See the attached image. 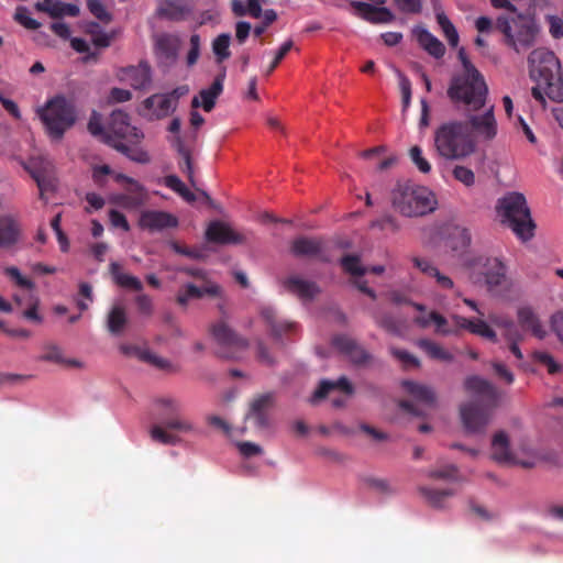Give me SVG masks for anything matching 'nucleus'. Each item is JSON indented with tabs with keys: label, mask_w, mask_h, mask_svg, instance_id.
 I'll list each match as a JSON object with an SVG mask.
<instances>
[{
	"label": "nucleus",
	"mask_w": 563,
	"mask_h": 563,
	"mask_svg": "<svg viewBox=\"0 0 563 563\" xmlns=\"http://www.w3.org/2000/svg\"><path fill=\"white\" fill-rule=\"evenodd\" d=\"M42 351L43 353L40 356L41 361L60 365L67 362V357L65 356L63 349L55 343L43 344Z\"/></svg>",
	"instance_id": "49"
},
{
	"label": "nucleus",
	"mask_w": 563,
	"mask_h": 563,
	"mask_svg": "<svg viewBox=\"0 0 563 563\" xmlns=\"http://www.w3.org/2000/svg\"><path fill=\"white\" fill-rule=\"evenodd\" d=\"M206 239L219 244H242L246 236L222 221H212L206 230Z\"/></svg>",
	"instance_id": "21"
},
{
	"label": "nucleus",
	"mask_w": 563,
	"mask_h": 563,
	"mask_svg": "<svg viewBox=\"0 0 563 563\" xmlns=\"http://www.w3.org/2000/svg\"><path fill=\"white\" fill-rule=\"evenodd\" d=\"M4 273L13 285L24 291L22 296H14L22 316L30 321L41 323L42 317L37 312L38 298L34 294V283L27 276L23 275L15 266L7 267Z\"/></svg>",
	"instance_id": "9"
},
{
	"label": "nucleus",
	"mask_w": 563,
	"mask_h": 563,
	"mask_svg": "<svg viewBox=\"0 0 563 563\" xmlns=\"http://www.w3.org/2000/svg\"><path fill=\"white\" fill-rule=\"evenodd\" d=\"M155 405L159 408L164 413L169 415L170 417L180 413L184 410L183 404L173 397H162L155 400Z\"/></svg>",
	"instance_id": "57"
},
{
	"label": "nucleus",
	"mask_w": 563,
	"mask_h": 563,
	"mask_svg": "<svg viewBox=\"0 0 563 563\" xmlns=\"http://www.w3.org/2000/svg\"><path fill=\"white\" fill-rule=\"evenodd\" d=\"M109 134L115 141H125L129 147L140 146L144 139L143 132L130 123V117L122 110H115L111 113Z\"/></svg>",
	"instance_id": "14"
},
{
	"label": "nucleus",
	"mask_w": 563,
	"mask_h": 563,
	"mask_svg": "<svg viewBox=\"0 0 563 563\" xmlns=\"http://www.w3.org/2000/svg\"><path fill=\"white\" fill-rule=\"evenodd\" d=\"M517 317L519 324L523 329L531 331L537 338L543 339L547 335V330L532 309L522 307L518 310Z\"/></svg>",
	"instance_id": "38"
},
{
	"label": "nucleus",
	"mask_w": 563,
	"mask_h": 563,
	"mask_svg": "<svg viewBox=\"0 0 563 563\" xmlns=\"http://www.w3.org/2000/svg\"><path fill=\"white\" fill-rule=\"evenodd\" d=\"M430 320H432V324L434 325V332L440 335H453L459 332V328H452L449 325V321L442 314L431 311L429 312Z\"/></svg>",
	"instance_id": "51"
},
{
	"label": "nucleus",
	"mask_w": 563,
	"mask_h": 563,
	"mask_svg": "<svg viewBox=\"0 0 563 563\" xmlns=\"http://www.w3.org/2000/svg\"><path fill=\"white\" fill-rule=\"evenodd\" d=\"M274 400L275 396L273 393H266L255 397L251 402L247 418L253 420V422L260 428L267 427L268 419L266 416V410L273 406Z\"/></svg>",
	"instance_id": "29"
},
{
	"label": "nucleus",
	"mask_w": 563,
	"mask_h": 563,
	"mask_svg": "<svg viewBox=\"0 0 563 563\" xmlns=\"http://www.w3.org/2000/svg\"><path fill=\"white\" fill-rule=\"evenodd\" d=\"M333 344L356 364H363L369 358L367 352L350 338L336 336L333 340Z\"/></svg>",
	"instance_id": "36"
},
{
	"label": "nucleus",
	"mask_w": 563,
	"mask_h": 563,
	"mask_svg": "<svg viewBox=\"0 0 563 563\" xmlns=\"http://www.w3.org/2000/svg\"><path fill=\"white\" fill-rule=\"evenodd\" d=\"M189 51L186 55V64L188 67L196 65L200 57L201 52V38L199 34H192L189 40Z\"/></svg>",
	"instance_id": "58"
},
{
	"label": "nucleus",
	"mask_w": 563,
	"mask_h": 563,
	"mask_svg": "<svg viewBox=\"0 0 563 563\" xmlns=\"http://www.w3.org/2000/svg\"><path fill=\"white\" fill-rule=\"evenodd\" d=\"M437 20L439 25L441 26L449 44L453 47H456L459 44V33L455 26L451 23L448 16L444 13H438Z\"/></svg>",
	"instance_id": "54"
},
{
	"label": "nucleus",
	"mask_w": 563,
	"mask_h": 563,
	"mask_svg": "<svg viewBox=\"0 0 563 563\" xmlns=\"http://www.w3.org/2000/svg\"><path fill=\"white\" fill-rule=\"evenodd\" d=\"M145 115L150 119H161L175 111V96L156 93L146 98L143 102Z\"/></svg>",
	"instance_id": "24"
},
{
	"label": "nucleus",
	"mask_w": 563,
	"mask_h": 563,
	"mask_svg": "<svg viewBox=\"0 0 563 563\" xmlns=\"http://www.w3.org/2000/svg\"><path fill=\"white\" fill-rule=\"evenodd\" d=\"M418 346L422 349L431 358L446 363L454 361V355L450 351L431 340H420L418 342Z\"/></svg>",
	"instance_id": "43"
},
{
	"label": "nucleus",
	"mask_w": 563,
	"mask_h": 563,
	"mask_svg": "<svg viewBox=\"0 0 563 563\" xmlns=\"http://www.w3.org/2000/svg\"><path fill=\"white\" fill-rule=\"evenodd\" d=\"M471 273L482 275L484 283L493 292H498L509 284L505 264L498 257L475 258L471 264Z\"/></svg>",
	"instance_id": "10"
},
{
	"label": "nucleus",
	"mask_w": 563,
	"mask_h": 563,
	"mask_svg": "<svg viewBox=\"0 0 563 563\" xmlns=\"http://www.w3.org/2000/svg\"><path fill=\"white\" fill-rule=\"evenodd\" d=\"M231 34L221 33L212 40L211 49L214 55L217 64H221L231 56Z\"/></svg>",
	"instance_id": "42"
},
{
	"label": "nucleus",
	"mask_w": 563,
	"mask_h": 563,
	"mask_svg": "<svg viewBox=\"0 0 563 563\" xmlns=\"http://www.w3.org/2000/svg\"><path fill=\"white\" fill-rule=\"evenodd\" d=\"M180 125H181V122L178 118L173 119L172 122L169 123V126H168L169 132L176 134L170 140V142H172V145L181 155V157L184 159V169L187 172L189 178L191 179L192 178V164H191V159H190V153L186 148L180 136L178 135V133L180 131Z\"/></svg>",
	"instance_id": "39"
},
{
	"label": "nucleus",
	"mask_w": 563,
	"mask_h": 563,
	"mask_svg": "<svg viewBox=\"0 0 563 563\" xmlns=\"http://www.w3.org/2000/svg\"><path fill=\"white\" fill-rule=\"evenodd\" d=\"M496 214L500 223L511 229L518 239L528 241L533 236L536 225L521 192L511 191L499 198Z\"/></svg>",
	"instance_id": "3"
},
{
	"label": "nucleus",
	"mask_w": 563,
	"mask_h": 563,
	"mask_svg": "<svg viewBox=\"0 0 563 563\" xmlns=\"http://www.w3.org/2000/svg\"><path fill=\"white\" fill-rule=\"evenodd\" d=\"M437 20L439 25L441 26L449 44L453 47H456L459 44V33L455 26L451 23L448 16L444 13H438Z\"/></svg>",
	"instance_id": "53"
},
{
	"label": "nucleus",
	"mask_w": 563,
	"mask_h": 563,
	"mask_svg": "<svg viewBox=\"0 0 563 563\" xmlns=\"http://www.w3.org/2000/svg\"><path fill=\"white\" fill-rule=\"evenodd\" d=\"M178 220L169 212L161 210H144L140 214L139 227L148 232H159L168 228H175Z\"/></svg>",
	"instance_id": "20"
},
{
	"label": "nucleus",
	"mask_w": 563,
	"mask_h": 563,
	"mask_svg": "<svg viewBox=\"0 0 563 563\" xmlns=\"http://www.w3.org/2000/svg\"><path fill=\"white\" fill-rule=\"evenodd\" d=\"M413 33L420 46L423 47L430 55L435 58H440L444 55V45L428 30L423 27H416Z\"/></svg>",
	"instance_id": "37"
},
{
	"label": "nucleus",
	"mask_w": 563,
	"mask_h": 563,
	"mask_svg": "<svg viewBox=\"0 0 563 563\" xmlns=\"http://www.w3.org/2000/svg\"><path fill=\"white\" fill-rule=\"evenodd\" d=\"M190 9L176 0H161L156 8V14L162 19L180 21L189 14Z\"/></svg>",
	"instance_id": "34"
},
{
	"label": "nucleus",
	"mask_w": 563,
	"mask_h": 563,
	"mask_svg": "<svg viewBox=\"0 0 563 563\" xmlns=\"http://www.w3.org/2000/svg\"><path fill=\"white\" fill-rule=\"evenodd\" d=\"M496 29L505 36V43L516 52L531 47L540 33L536 19L518 11L500 14L496 20Z\"/></svg>",
	"instance_id": "4"
},
{
	"label": "nucleus",
	"mask_w": 563,
	"mask_h": 563,
	"mask_svg": "<svg viewBox=\"0 0 563 563\" xmlns=\"http://www.w3.org/2000/svg\"><path fill=\"white\" fill-rule=\"evenodd\" d=\"M211 333L213 339L221 345V356L227 358L240 357V352L247 347V341L233 332L224 321L217 322Z\"/></svg>",
	"instance_id": "15"
},
{
	"label": "nucleus",
	"mask_w": 563,
	"mask_h": 563,
	"mask_svg": "<svg viewBox=\"0 0 563 563\" xmlns=\"http://www.w3.org/2000/svg\"><path fill=\"white\" fill-rule=\"evenodd\" d=\"M452 175L457 181H460L466 187H472L475 184V174L471 168L466 166H454Z\"/></svg>",
	"instance_id": "59"
},
{
	"label": "nucleus",
	"mask_w": 563,
	"mask_h": 563,
	"mask_svg": "<svg viewBox=\"0 0 563 563\" xmlns=\"http://www.w3.org/2000/svg\"><path fill=\"white\" fill-rule=\"evenodd\" d=\"M165 185L181 196L186 201L192 202L195 201V195L186 187V185L180 180L179 177L175 175L167 176L165 178Z\"/></svg>",
	"instance_id": "55"
},
{
	"label": "nucleus",
	"mask_w": 563,
	"mask_h": 563,
	"mask_svg": "<svg viewBox=\"0 0 563 563\" xmlns=\"http://www.w3.org/2000/svg\"><path fill=\"white\" fill-rule=\"evenodd\" d=\"M343 269L352 276L361 277L367 272V268L362 265L361 260L356 255H346L341 260Z\"/></svg>",
	"instance_id": "56"
},
{
	"label": "nucleus",
	"mask_w": 563,
	"mask_h": 563,
	"mask_svg": "<svg viewBox=\"0 0 563 563\" xmlns=\"http://www.w3.org/2000/svg\"><path fill=\"white\" fill-rule=\"evenodd\" d=\"M322 243L314 239L298 238L291 244V252L296 256L313 257L319 255Z\"/></svg>",
	"instance_id": "40"
},
{
	"label": "nucleus",
	"mask_w": 563,
	"mask_h": 563,
	"mask_svg": "<svg viewBox=\"0 0 563 563\" xmlns=\"http://www.w3.org/2000/svg\"><path fill=\"white\" fill-rule=\"evenodd\" d=\"M188 290L192 295L194 299L201 298L205 295L216 296L220 292V287L217 284L208 283L203 287H197L192 284H188Z\"/></svg>",
	"instance_id": "60"
},
{
	"label": "nucleus",
	"mask_w": 563,
	"mask_h": 563,
	"mask_svg": "<svg viewBox=\"0 0 563 563\" xmlns=\"http://www.w3.org/2000/svg\"><path fill=\"white\" fill-rule=\"evenodd\" d=\"M88 131L93 135L100 137L102 142L115 148L118 152L125 155L129 159L139 163L147 164L151 157L142 146L129 147L124 142L115 141L108 132L104 131L100 114L93 112L88 122Z\"/></svg>",
	"instance_id": "11"
},
{
	"label": "nucleus",
	"mask_w": 563,
	"mask_h": 563,
	"mask_svg": "<svg viewBox=\"0 0 563 563\" xmlns=\"http://www.w3.org/2000/svg\"><path fill=\"white\" fill-rule=\"evenodd\" d=\"M37 113L53 141H60L67 130L76 122V111L70 101L57 96L48 100Z\"/></svg>",
	"instance_id": "7"
},
{
	"label": "nucleus",
	"mask_w": 563,
	"mask_h": 563,
	"mask_svg": "<svg viewBox=\"0 0 563 563\" xmlns=\"http://www.w3.org/2000/svg\"><path fill=\"white\" fill-rule=\"evenodd\" d=\"M418 492L424 503L435 509L446 507L449 499L454 495V492L450 488L437 489L431 486H420Z\"/></svg>",
	"instance_id": "33"
},
{
	"label": "nucleus",
	"mask_w": 563,
	"mask_h": 563,
	"mask_svg": "<svg viewBox=\"0 0 563 563\" xmlns=\"http://www.w3.org/2000/svg\"><path fill=\"white\" fill-rule=\"evenodd\" d=\"M390 353L406 367L419 366L418 358L415 355L407 352L406 350L391 347Z\"/></svg>",
	"instance_id": "61"
},
{
	"label": "nucleus",
	"mask_w": 563,
	"mask_h": 563,
	"mask_svg": "<svg viewBox=\"0 0 563 563\" xmlns=\"http://www.w3.org/2000/svg\"><path fill=\"white\" fill-rule=\"evenodd\" d=\"M87 5L89 11L100 21L110 22L111 15L107 11L106 7L99 0H88Z\"/></svg>",
	"instance_id": "62"
},
{
	"label": "nucleus",
	"mask_w": 563,
	"mask_h": 563,
	"mask_svg": "<svg viewBox=\"0 0 563 563\" xmlns=\"http://www.w3.org/2000/svg\"><path fill=\"white\" fill-rule=\"evenodd\" d=\"M225 78V70L220 73L212 85L199 92V96H195L191 101L192 108L201 107L206 112H210L216 104L217 98L223 90V81Z\"/></svg>",
	"instance_id": "26"
},
{
	"label": "nucleus",
	"mask_w": 563,
	"mask_h": 563,
	"mask_svg": "<svg viewBox=\"0 0 563 563\" xmlns=\"http://www.w3.org/2000/svg\"><path fill=\"white\" fill-rule=\"evenodd\" d=\"M128 322L125 309L121 306H113L107 319V328L112 334H120Z\"/></svg>",
	"instance_id": "45"
},
{
	"label": "nucleus",
	"mask_w": 563,
	"mask_h": 563,
	"mask_svg": "<svg viewBox=\"0 0 563 563\" xmlns=\"http://www.w3.org/2000/svg\"><path fill=\"white\" fill-rule=\"evenodd\" d=\"M121 349L125 354H135L140 360H143L158 368H166L169 365L167 360L152 353L148 350H140L136 347L126 346H122Z\"/></svg>",
	"instance_id": "47"
},
{
	"label": "nucleus",
	"mask_w": 563,
	"mask_h": 563,
	"mask_svg": "<svg viewBox=\"0 0 563 563\" xmlns=\"http://www.w3.org/2000/svg\"><path fill=\"white\" fill-rule=\"evenodd\" d=\"M340 389L345 393L347 396L352 395L354 389L352 384L347 380L346 377H340L338 380H322L317 390L309 398L310 404L317 405L332 390Z\"/></svg>",
	"instance_id": "32"
},
{
	"label": "nucleus",
	"mask_w": 563,
	"mask_h": 563,
	"mask_svg": "<svg viewBox=\"0 0 563 563\" xmlns=\"http://www.w3.org/2000/svg\"><path fill=\"white\" fill-rule=\"evenodd\" d=\"M408 155L411 163L421 174L428 175L432 172V165L420 146L415 145L410 147Z\"/></svg>",
	"instance_id": "48"
},
{
	"label": "nucleus",
	"mask_w": 563,
	"mask_h": 563,
	"mask_svg": "<svg viewBox=\"0 0 563 563\" xmlns=\"http://www.w3.org/2000/svg\"><path fill=\"white\" fill-rule=\"evenodd\" d=\"M394 208L405 217H421L437 208L434 194L423 186L398 184L391 192Z\"/></svg>",
	"instance_id": "6"
},
{
	"label": "nucleus",
	"mask_w": 563,
	"mask_h": 563,
	"mask_svg": "<svg viewBox=\"0 0 563 563\" xmlns=\"http://www.w3.org/2000/svg\"><path fill=\"white\" fill-rule=\"evenodd\" d=\"M198 429L194 421L183 411L164 421L163 424H153L150 428L151 439L164 445L179 444L180 434H195Z\"/></svg>",
	"instance_id": "8"
},
{
	"label": "nucleus",
	"mask_w": 563,
	"mask_h": 563,
	"mask_svg": "<svg viewBox=\"0 0 563 563\" xmlns=\"http://www.w3.org/2000/svg\"><path fill=\"white\" fill-rule=\"evenodd\" d=\"M15 20L29 30H36L40 27V23L30 16V12L26 8L21 7L16 10Z\"/></svg>",
	"instance_id": "63"
},
{
	"label": "nucleus",
	"mask_w": 563,
	"mask_h": 563,
	"mask_svg": "<svg viewBox=\"0 0 563 563\" xmlns=\"http://www.w3.org/2000/svg\"><path fill=\"white\" fill-rule=\"evenodd\" d=\"M181 46V40L176 34H159L155 37V55L159 64L164 66H173L177 58Z\"/></svg>",
	"instance_id": "18"
},
{
	"label": "nucleus",
	"mask_w": 563,
	"mask_h": 563,
	"mask_svg": "<svg viewBox=\"0 0 563 563\" xmlns=\"http://www.w3.org/2000/svg\"><path fill=\"white\" fill-rule=\"evenodd\" d=\"M390 68L394 71V74L396 75V77L398 78L399 89H400L401 99H402V111H406L409 108L410 102H411V82H410L409 78L402 71H400L397 67L391 65Z\"/></svg>",
	"instance_id": "50"
},
{
	"label": "nucleus",
	"mask_w": 563,
	"mask_h": 563,
	"mask_svg": "<svg viewBox=\"0 0 563 563\" xmlns=\"http://www.w3.org/2000/svg\"><path fill=\"white\" fill-rule=\"evenodd\" d=\"M449 98L466 107L468 111L485 108L488 98V86L484 76L477 71L457 73L448 89Z\"/></svg>",
	"instance_id": "5"
},
{
	"label": "nucleus",
	"mask_w": 563,
	"mask_h": 563,
	"mask_svg": "<svg viewBox=\"0 0 563 563\" xmlns=\"http://www.w3.org/2000/svg\"><path fill=\"white\" fill-rule=\"evenodd\" d=\"M23 241V230L20 218L11 212L2 214V249L19 245Z\"/></svg>",
	"instance_id": "25"
},
{
	"label": "nucleus",
	"mask_w": 563,
	"mask_h": 563,
	"mask_svg": "<svg viewBox=\"0 0 563 563\" xmlns=\"http://www.w3.org/2000/svg\"><path fill=\"white\" fill-rule=\"evenodd\" d=\"M514 446L510 443V439L505 431H498L494 434L490 445V457L504 465H511L514 460Z\"/></svg>",
	"instance_id": "27"
},
{
	"label": "nucleus",
	"mask_w": 563,
	"mask_h": 563,
	"mask_svg": "<svg viewBox=\"0 0 563 563\" xmlns=\"http://www.w3.org/2000/svg\"><path fill=\"white\" fill-rule=\"evenodd\" d=\"M484 109L483 113L472 111L473 113L467 115L465 123L468 125L475 141L492 142L498 135V122L495 117V108L494 106H489Z\"/></svg>",
	"instance_id": "12"
},
{
	"label": "nucleus",
	"mask_w": 563,
	"mask_h": 563,
	"mask_svg": "<svg viewBox=\"0 0 563 563\" xmlns=\"http://www.w3.org/2000/svg\"><path fill=\"white\" fill-rule=\"evenodd\" d=\"M530 78L534 81L532 96L541 104L547 98L554 102L563 101V79L561 66L555 55L547 48H537L528 57Z\"/></svg>",
	"instance_id": "1"
},
{
	"label": "nucleus",
	"mask_w": 563,
	"mask_h": 563,
	"mask_svg": "<svg viewBox=\"0 0 563 563\" xmlns=\"http://www.w3.org/2000/svg\"><path fill=\"white\" fill-rule=\"evenodd\" d=\"M494 407L488 402L468 401L460 406V416L464 428L470 433H481L485 430L492 418Z\"/></svg>",
	"instance_id": "13"
},
{
	"label": "nucleus",
	"mask_w": 563,
	"mask_h": 563,
	"mask_svg": "<svg viewBox=\"0 0 563 563\" xmlns=\"http://www.w3.org/2000/svg\"><path fill=\"white\" fill-rule=\"evenodd\" d=\"M29 169L37 183L42 198L46 191L55 190L54 166L48 158L44 156L33 157L30 161Z\"/></svg>",
	"instance_id": "16"
},
{
	"label": "nucleus",
	"mask_w": 563,
	"mask_h": 563,
	"mask_svg": "<svg viewBox=\"0 0 563 563\" xmlns=\"http://www.w3.org/2000/svg\"><path fill=\"white\" fill-rule=\"evenodd\" d=\"M457 470L454 465L448 464L440 468H434L428 472V476L431 478L440 479H455Z\"/></svg>",
	"instance_id": "64"
},
{
	"label": "nucleus",
	"mask_w": 563,
	"mask_h": 563,
	"mask_svg": "<svg viewBox=\"0 0 563 563\" xmlns=\"http://www.w3.org/2000/svg\"><path fill=\"white\" fill-rule=\"evenodd\" d=\"M402 385L416 401L430 408L435 407L437 396L430 386L411 380L404 382Z\"/></svg>",
	"instance_id": "35"
},
{
	"label": "nucleus",
	"mask_w": 563,
	"mask_h": 563,
	"mask_svg": "<svg viewBox=\"0 0 563 563\" xmlns=\"http://www.w3.org/2000/svg\"><path fill=\"white\" fill-rule=\"evenodd\" d=\"M471 243V233L467 229L455 227L452 232L450 246L453 251H463Z\"/></svg>",
	"instance_id": "52"
},
{
	"label": "nucleus",
	"mask_w": 563,
	"mask_h": 563,
	"mask_svg": "<svg viewBox=\"0 0 563 563\" xmlns=\"http://www.w3.org/2000/svg\"><path fill=\"white\" fill-rule=\"evenodd\" d=\"M490 320L494 324L503 329V336L508 343L520 342L523 339L522 333L510 319L498 316H492Z\"/></svg>",
	"instance_id": "44"
},
{
	"label": "nucleus",
	"mask_w": 563,
	"mask_h": 563,
	"mask_svg": "<svg viewBox=\"0 0 563 563\" xmlns=\"http://www.w3.org/2000/svg\"><path fill=\"white\" fill-rule=\"evenodd\" d=\"M464 388L470 395L477 399L476 401L479 402V400H482L493 407L497 405L499 391L487 379L477 375L468 376L464 380Z\"/></svg>",
	"instance_id": "19"
},
{
	"label": "nucleus",
	"mask_w": 563,
	"mask_h": 563,
	"mask_svg": "<svg viewBox=\"0 0 563 563\" xmlns=\"http://www.w3.org/2000/svg\"><path fill=\"white\" fill-rule=\"evenodd\" d=\"M118 78L120 81L134 89H145L150 86L152 80L151 69L146 63L122 68L118 73Z\"/></svg>",
	"instance_id": "23"
},
{
	"label": "nucleus",
	"mask_w": 563,
	"mask_h": 563,
	"mask_svg": "<svg viewBox=\"0 0 563 563\" xmlns=\"http://www.w3.org/2000/svg\"><path fill=\"white\" fill-rule=\"evenodd\" d=\"M512 452L514 460L516 461H511V465L522 466L526 468H531L536 465L538 460L537 453L527 443L522 442L514 446Z\"/></svg>",
	"instance_id": "41"
},
{
	"label": "nucleus",
	"mask_w": 563,
	"mask_h": 563,
	"mask_svg": "<svg viewBox=\"0 0 563 563\" xmlns=\"http://www.w3.org/2000/svg\"><path fill=\"white\" fill-rule=\"evenodd\" d=\"M433 148L445 161H464L476 153L477 142L464 121L450 120L435 129Z\"/></svg>",
	"instance_id": "2"
},
{
	"label": "nucleus",
	"mask_w": 563,
	"mask_h": 563,
	"mask_svg": "<svg viewBox=\"0 0 563 563\" xmlns=\"http://www.w3.org/2000/svg\"><path fill=\"white\" fill-rule=\"evenodd\" d=\"M451 319L459 329H466L474 334L497 342L496 332L483 319H466L459 314H452Z\"/></svg>",
	"instance_id": "30"
},
{
	"label": "nucleus",
	"mask_w": 563,
	"mask_h": 563,
	"mask_svg": "<svg viewBox=\"0 0 563 563\" xmlns=\"http://www.w3.org/2000/svg\"><path fill=\"white\" fill-rule=\"evenodd\" d=\"M111 272L118 285L124 288H130L136 291H141L143 289L142 282L132 275L125 274L121 271L119 264H111Z\"/></svg>",
	"instance_id": "46"
},
{
	"label": "nucleus",
	"mask_w": 563,
	"mask_h": 563,
	"mask_svg": "<svg viewBox=\"0 0 563 563\" xmlns=\"http://www.w3.org/2000/svg\"><path fill=\"white\" fill-rule=\"evenodd\" d=\"M123 189V194L111 195L109 201L124 209H136L146 201L147 192L137 180L132 178Z\"/></svg>",
	"instance_id": "17"
},
{
	"label": "nucleus",
	"mask_w": 563,
	"mask_h": 563,
	"mask_svg": "<svg viewBox=\"0 0 563 563\" xmlns=\"http://www.w3.org/2000/svg\"><path fill=\"white\" fill-rule=\"evenodd\" d=\"M284 288L302 301L312 300L320 291L316 283L299 276H291L283 282Z\"/></svg>",
	"instance_id": "28"
},
{
	"label": "nucleus",
	"mask_w": 563,
	"mask_h": 563,
	"mask_svg": "<svg viewBox=\"0 0 563 563\" xmlns=\"http://www.w3.org/2000/svg\"><path fill=\"white\" fill-rule=\"evenodd\" d=\"M368 1L371 3L362 1L352 2L355 14L373 23H387L393 20L391 12L387 8L382 7L386 0Z\"/></svg>",
	"instance_id": "22"
},
{
	"label": "nucleus",
	"mask_w": 563,
	"mask_h": 563,
	"mask_svg": "<svg viewBox=\"0 0 563 563\" xmlns=\"http://www.w3.org/2000/svg\"><path fill=\"white\" fill-rule=\"evenodd\" d=\"M35 8L38 11L46 12L52 18H62L64 15L77 16L80 12L78 5L59 0H43L37 2Z\"/></svg>",
	"instance_id": "31"
}]
</instances>
